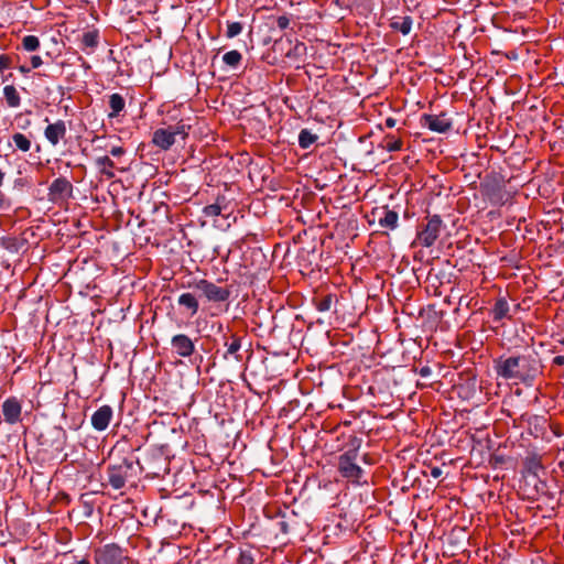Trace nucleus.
<instances>
[{"label": "nucleus", "mask_w": 564, "mask_h": 564, "mask_svg": "<svg viewBox=\"0 0 564 564\" xmlns=\"http://www.w3.org/2000/svg\"><path fill=\"white\" fill-rule=\"evenodd\" d=\"M305 50H306V47H305L304 43L299 42V43H296V44H295V46H294V48H293V52H294V54L300 55V54H302Z\"/></svg>", "instance_id": "e433bc0d"}, {"label": "nucleus", "mask_w": 564, "mask_h": 564, "mask_svg": "<svg viewBox=\"0 0 564 564\" xmlns=\"http://www.w3.org/2000/svg\"><path fill=\"white\" fill-rule=\"evenodd\" d=\"M242 59V55L237 50H232L224 54L223 61L226 65L230 67H236L240 64Z\"/></svg>", "instance_id": "393cba45"}, {"label": "nucleus", "mask_w": 564, "mask_h": 564, "mask_svg": "<svg viewBox=\"0 0 564 564\" xmlns=\"http://www.w3.org/2000/svg\"><path fill=\"white\" fill-rule=\"evenodd\" d=\"M193 286L197 291H199L200 294L207 299V301L213 303L226 302L231 294L229 288L219 286L216 283L208 281L206 279L195 281Z\"/></svg>", "instance_id": "39448f33"}, {"label": "nucleus", "mask_w": 564, "mask_h": 564, "mask_svg": "<svg viewBox=\"0 0 564 564\" xmlns=\"http://www.w3.org/2000/svg\"><path fill=\"white\" fill-rule=\"evenodd\" d=\"M96 564H123L122 551L115 544H107L95 553Z\"/></svg>", "instance_id": "1a4fd4ad"}, {"label": "nucleus", "mask_w": 564, "mask_h": 564, "mask_svg": "<svg viewBox=\"0 0 564 564\" xmlns=\"http://www.w3.org/2000/svg\"><path fill=\"white\" fill-rule=\"evenodd\" d=\"M133 462L127 458L107 468L108 481L113 489H121L127 480L132 477Z\"/></svg>", "instance_id": "20e7f679"}, {"label": "nucleus", "mask_w": 564, "mask_h": 564, "mask_svg": "<svg viewBox=\"0 0 564 564\" xmlns=\"http://www.w3.org/2000/svg\"><path fill=\"white\" fill-rule=\"evenodd\" d=\"M276 24L281 30H284L290 24V19L286 15H281L276 19Z\"/></svg>", "instance_id": "72a5a7b5"}, {"label": "nucleus", "mask_w": 564, "mask_h": 564, "mask_svg": "<svg viewBox=\"0 0 564 564\" xmlns=\"http://www.w3.org/2000/svg\"><path fill=\"white\" fill-rule=\"evenodd\" d=\"M73 194V185L65 177L54 180L48 188V200L52 203L65 202Z\"/></svg>", "instance_id": "0eeeda50"}, {"label": "nucleus", "mask_w": 564, "mask_h": 564, "mask_svg": "<svg viewBox=\"0 0 564 564\" xmlns=\"http://www.w3.org/2000/svg\"><path fill=\"white\" fill-rule=\"evenodd\" d=\"M11 66V57L6 54H0V72Z\"/></svg>", "instance_id": "2f4dec72"}, {"label": "nucleus", "mask_w": 564, "mask_h": 564, "mask_svg": "<svg viewBox=\"0 0 564 564\" xmlns=\"http://www.w3.org/2000/svg\"><path fill=\"white\" fill-rule=\"evenodd\" d=\"M235 564H253V557L249 552H240Z\"/></svg>", "instance_id": "7c9ffc66"}, {"label": "nucleus", "mask_w": 564, "mask_h": 564, "mask_svg": "<svg viewBox=\"0 0 564 564\" xmlns=\"http://www.w3.org/2000/svg\"><path fill=\"white\" fill-rule=\"evenodd\" d=\"M509 313V304L506 301V299L500 297L496 301L494 308H492V317L494 321L498 322L506 317H508Z\"/></svg>", "instance_id": "a211bd4d"}, {"label": "nucleus", "mask_w": 564, "mask_h": 564, "mask_svg": "<svg viewBox=\"0 0 564 564\" xmlns=\"http://www.w3.org/2000/svg\"><path fill=\"white\" fill-rule=\"evenodd\" d=\"M22 406L17 398H9L2 404L3 419L9 424H15L21 421Z\"/></svg>", "instance_id": "9b49d317"}, {"label": "nucleus", "mask_w": 564, "mask_h": 564, "mask_svg": "<svg viewBox=\"0 0 564 564\" xmlns=\"http://www.w3.org/2000/svg\"><path fill=\"white\" fill-rule=\"evenodd\" d=\"M196 340L186 334H176L171 338V347L178 357L191 358L196 351Z\"/></svg>", "instance_id": "6e6552de"}, {"label": "nucleus", "mask_w": 564, "mask_h": 564, "mask_svg": "<svg viewBox=\"0 0 564 564\" xmlns=\"http://www.w3.org/2000/svg\"><path fill=\"white\" fill-rule=\"evenodd\" d=\"M412 18L406 15L403 18H392L390 21V28L394 31L401 32L403 35H408L412 29Z\"/></svg>", "instance_id": "2eb2a0df"}, {"label": "nucleus", "mask_w": 564, "mask_h": 564, "mask_svg": "<svg viewBox=\"0 0 564 564\" xmlns=\"http://www.w3.org/2000/svg\"><path fill=\"white\" fill-rule=\"evenodd\" d=\"M540 468H541V465L536 459H531L528 462V469L530 473L536 475V473Z\"/></svg>", "instance_id": "473e14b6"}, {"label": "nucleus", "mask_w": 564, "mask_h": 564, "mask_svg": "<svg viewBox=\"0 0 564 564\" xmlns=\"http://www.w3.org/2000/svg\"><path fill=\"white\" fill-rule=\"evenodd\" d=\"M358 447L351 448L343 453L338 457V471L341 477L348 479L352 484L360 485L364 477V469L357 465Z\"/></svg>", "instance_id": "f03ea898"}, {"label": "nucleus", "mask_w": 564, "mask_h": 564, "mask_svg": "<svg viewBox=\"0 0 564 564\" xmlns=\"http://www.w3.org/2000/svg\"><path fill=\"white\" fill-rule=\"evenodd\" d=\"M3 95L4 99L7 101V105L11 108H17L21 104L20 95L17 90V88L13 85H7L3 88Z\"/></svg>", "instance_id": "6ab92c4d"}, {"label": "nucleus", "mask_w": 564, "mask_h": 564, "mask_svg": "<svg viewBox=\"0 0 564 564\" xmlns=\"http://www.w3.org/2000/svg\"><path fill=\"white\" fill-rule=\"evenodd\" d=\"M113 415L112 408L110 405H102L94 412L91 415V425L96 431H105Z\"/></svg>", "instance_id": "f8f14e48"}, {"label": "nucleus", "mask_w": 564, "mask_h": 564, "mask_svg": "<svg viewBox=\"0 0 564 564\" xmlns=\"http://www.w3.org/2000/svg\"><path fill=\"white\" fill-rule=\"evenodd\" d=\"M126 101L124 98L118 94H111L109 96V107L111 111L108 113L109 118H116L119 116V113L124 109Z\"/></svg>", "instance_id": "dca6fc26"}, {"label": "nucleus", "mask_w": 564, "mask_h": 564, "mask_svg": "<svg viewBox=\"0 0 564 564\" xmlns=\"http://www.w3.org/2000/svg\"><path fill=\"white\" fill-rule=\"evenodd\" d=\"M421 124L438 133H445L452 129V120L444 112L440 115L424 113L421 117Z\"/></svg>", "instance_id": "9d476101"}, {"label": "nucleus", "mask_w": 564, "mask_h": 564, "mask_svg": "<svg viewBox=\"0 0 564 564\" xmlns=\"http://www.w3.org/2000/svg\"><path fill=\"white\" fill-rule=\"evenodd\" d=\"M188 128L183 123H177L167 128L156 129L153 133L152 142L162 150H169L175 143L177 135H181L183 140L187 137Z\"/></svg>", "instance_id": "7ed1b4c3"}, {"label": "nucleus", "mask_w": 564, "mask_h": 564, "mask_svg": "<svg viewBox=\"0 0 564 564\" xmlns=\"http://www.w3.org/2000/svg\"><path fill=\"white\" fill-rule=\"evenodd\" d=\"M3 178H4V173L2 171H0V186L3 183Z\"/></svg>", "instance_id": "c03bdc74"}, {"label": "nucleus", "mask_w": 564, "mask_h": 564, "mask_svg": "<svg viewBox=\"0 0 564 564\" xmlns=\"http://www.w3.org/2000/svg\"><path fill=\"white\" fill-rule=\"evenodd\" d=\"M560 343L564 345V338H563V339H561V340H560Z\"/></svg>", "instance_id": "a18cd8bd"}, {"label": "nucleus", "mask_w": 564, "mask_h": 564, "mask_svg": "<svg viewBox=\"0 0 564 564\" xmlns=\"http://www.w3.org/2000/svg\"><path fill=\"white\" fill-rule=\"evenodd\" d=\"M45 138L53 144L56 145L61 139L66 134V126L63 120H58L55 123H51L45 129Z\"/></svg>", "instance_id": "ddd939ff"}, {"label": "nucleus", "mask_w": 564, "mask_h": 564, "mask_svg": "<svg viewBox=\"0 0 564 564\" xmlns=\"http://www.w3.org/2000/svg\"><path fill=\"white\" fill-rule=\"evenodd\" d=\"M12 141H13L14 145L23 152H28L31 149V141L23 133H20V132L14 133L12 135Z\"/></svg>", "instance_id": "b1692460"}, {"label": "nucleus", "mask_w": 564, "mask_h": 564, "mask_svg": "<svg viewBox=\"0 0 564 564\" xmlns=\"http://www.w3.org/2000/svg\"><path fill=\"white\" fill-rule=\"evenodd\" d=\"M124 149L122 147H112L110 149V154L115 158H119L124 154Z\"/></svg>", "instance_id": "c9c22d12"}, {"label": "nucleus", "mask_w": 564, "mask_h": 564, "mask_svg": "<svg viewBox=\"0 0 564 564\" xmlns=\"http://www.w3.org/2000/svg\"><path fill=\"white\" fill-rule=\"evenodd\" d=\"M441 469L440 468H433L432 471H431V475L435 478L440 477L441 476Z\"/></svg>", "instance_id": "79ce46f5"}, {"label": "nucleus", "mask_w": 564, "mask_h": 564, "mask_svg": "<svg viewBox=\"0 0 564 564\" xmlns=\"http://www.w3.org/2000/svg\"><path fill=\"white\" fill-rule=\"evenodd\" d=\"M19 70L21 73H23V74H26V73H29L31 70V67H28L25 65H21V66H19Z\"/></svg>", "instance_id": "37998d69"}, {"label": "nucleus", "mask_w": 564, "mask_h": 564, "mask_svg": "<svg viewBox=\"0 0 564 564\" xmlns=\"http://www.w3.org/2000/svg\"><path fill=\"white\" fill-rule=\"evenodd\" d=\"M96 164L100 170V173L107 178L115 177L113 169L116 167L115 162L107 155L99 156L96 159Z\"/></svg>", "instance_id": "f3484780"}, {"label": "nucleus", "mask_w": 564, "mask_h": 564, "mask_svg": "<svg viewBox=\"0 0 564 564\" xmlns=\"http://www.w3.org/2000/svg\"><path fill=\"white\" fill-rule=\"evenodd\" d=\"M419 373L421 377H429L432 373V369L429 366L420 368Z\"/></svg>", "instance_id": "4c0bfd02"}, {"label": "nucleus", "mask_w": 564, "mask_h": 564, "mask_svg": "<svg viewBox=\"0 0 564 564\" xmlns=\"http://www.w3.org/2000/svg\"><path fill=\"white\" fill-rule=\"evenodd\" d=\"M398 213L394 210H384L383 216L378 219L381 227L393 230L398 226Z\"/></svg>", "instance_id": "aec40b11"}, {"label": "nucleus", "mask_w": 564, "mask_h": 564, "mask_svg": "<svg viewBox=\"0 0 564 564\" xmlns=\"http://www.w3.org/2000/svg\"><path fill=\"white\" fill-rule=\"evenodd\" d=\"M230 339H231L230 343H228L227 340L225 341V346L227 347V351L225 352L224 357L227 358L228 355H234L235 359L237 361H240L241 360V356L238 355V351L241 348V338L234 334V335L230 336Z\"/></svg>", "instance_id": "412c9836"}, {"label": "nucleus", "mask_w": 564, "mask_h": 564, "mask_svg": "<svg viewBox=\"0 0 564 564\" xmlns=\"http://www.w3.org/2000/svg\"><path fill=\"white\" fill-rule=\"evenodd\" d=\"M73 558L76 561L77 564H89V561L86 556L77 558V556L73 555Z\"/></svg>", "instance_id": "a19ab883"}, {"label": "nucleus", "mask_w": 564, "mask_h": 564, "mask_svg": "<svg viewBox=\"0 0 564 564\" xmlns=\"http://www.w3.org/2000/svg\"><path fill=\"white\" fill-rule=\"evenodd\" d=\"M220 198L218 197L216 203L204 207L203 213L206 217H215L221 214Z\"/></svg>", "instance_id": "bb28decb"}, {"label": "nucleus", "mask_w": 564, "mask_h": 564, "mask_svg": "<svg viewBox=\"0 0 564 564\" xmlns=\"http://www.w3.org/2000/svg\"><path fill=\"white\" fill-rule=\"evenodd\" d=\"M332 302H333L332 295L330 294L325 295L316 302V308L319 312H327L330 308Z\"/></svg>", "instance_id": "c756f323"}, {"label": "nucleus", "mask_w": 564, "mask_h": 564, "mask_svg": "<svg viewBox=\"0 0 564 564\" xmlns=\"http://www.w3.org/2000/svg\"><path fill=\"white\" fill-rule=\"evenodd\" d=\"M177 303L180 306L185 307L189 312V316L193 317L199 310V303L197 297L193 293H183L178 296Z\"/></svg>", "instance_id": "4468645a"}, {"label": "nucleus", "mask_w": 564, "mask_h": 564, "mask_svg": "<svg viewBox=\"0 0 564 564\" xmlns=\"http://www.w3.org/2000/svg\"><path fill=\"white\" fill-rule=\"evenodd\" d=\"M317 138L318 137L312 133L310 130L303 129L299 134V145L302 149H308L313 143L317 141Z\"/></svg>", "instance_id": "5701e85b"}, {"label": "nucleus", "mask_w": 564, "mask_h": 564, "mask_svg": "<svg viewBox=\"0 0 564 564\" xmlns=\"http://www.w3.org/2000/svg\"><path fill=\"white\" fill-rule=\"evenodd\" d=\"M443 221L438 215L427 216L426 224L417 231V241L423 247H432L440 237Z\"/></svg>", "instance_id": "423d86ee"}, {"label": "nucleus", "mask_w": 564, "mask_h": 564, "mask_svg": "<svg viewBox=\"0 0 564 564\" xmlns=\"http://www.w3.org/2000/svg\"><path fill=\"white\" fill-rule=\"evenodd\" d=\"M402 145V140L393 134L386 135L381 142V148L389 152L399 151Z\"/></svg>", "instance_id": "4be33fe9"}, {"label": "nucleus", "mask_w": 564, "mask_h": 564, "mask_svg": "<svg viewBox=\"0 0 564 564\" xmlns=\"http://www.w3.org/2000/svg\"><path fill=\"white\" fill-rule=\"evenodd\" d=\"M397 123V120L394 118H387L384 121V124L387 128H393Z\"/></svg>", "instance_id": "ea45409f"}, {"label": "nucleus", "mask_w": 564, "mask_h": 564, "mask_svg": "<svg viewBox=\"0 0 564 564\" xmlns=\"http://www.w3.org/2000/svg\"><path fill=\"white\" fill-rule=\"evenodd\" d=\"M495 370L503 379L521 382L531 381L536 375L534 359L525 355L500 357L495 360Z\"/></svg>", "instance_id": "f257e3e1"}, {"label": "nucleus", "mask_w": 564, "mask_h": 564, "mask_svg": "<svg viewBox=\"0 0 564 564\" xmlns=\"http://www.w3.org/2000/svg\"><path fill=\"white\" fill-rule=\"evenodd\" d=\"M22 46L25 51L34 52L40 47V40L35 35H26L22 40Z\"/></svg>", "instance_id": "a878e982"}, {"label": "nucleus", "mask_w": 564, "mask_h": 564, "mask_svg": "<svg viewBox=\"0 0 564 564\" xmlns=\"http://www.w3.org/2000/svg\"><path fill=\"white\" fill-rule=\"evenodd\" d=\"M553 365L563 366L564 365V356H556L553 358Z\"/></svg>", "instance_id": "58836bf2"}, {"label": "nucleus", "mask_w": 564, "mask_h": 564, "mask_svg": "<svg viewBox=\"0 0 564 564\" xmlns=\"http://www.w3.org/2000/svg\"><path fill=\"white\" fill-rule=\"evenodd\" d=\"M82 43L85 47H96L98 44V34L96 32H86L83 34Z\"/></svg>", "instance_id": "c85d7f7f"}, {"label": "nucleus", "mask_w": 564, "mask_h": 564, "mask_svg": "<svg viewBox=\"0 0 564 564\" xmlns=\"http://www.w3.org/2000/svg\"><path fill=\"white\" fill-rule=\"evenodd\" d=\"M242 30H243L242 23H240V22H228L227 23L226 36L228 39L236 37L237 35H239L242 32Z\"/></svg>", "instance_id": "cd10ccee"}, {"label": "nucleus", "mask_w": 564, "mask_h": 564, "mask_svg": "<svg viewBox=\"0 0 564 564\" xmlns=\"http://www.w3.org/2000/svg\"><path fill=\"white\" fill-rule=\"evenodd\" d=\"M30 62H31V68H37L43 64V61H42L41 56H39V55H33L31 57Z\"/></svg>", "instance_id": "f704fd0d"}]
</instances>
